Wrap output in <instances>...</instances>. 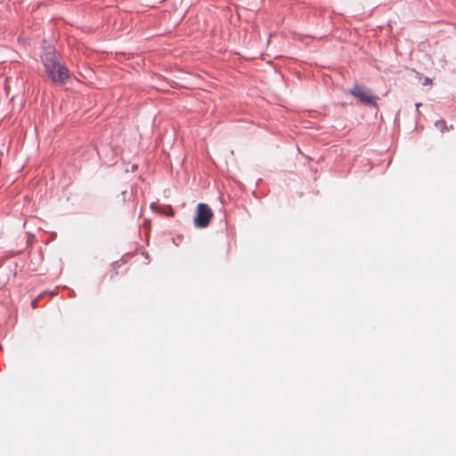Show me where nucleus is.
Returning a JSON list of instances; mask_svg holds the SVG:
<instances>
[{"mask_svg":"<svg viewBox=\"0 0 456 456\" xmlns=\"http://www.w3.org/2000/svg\"><path fill=\"white\" fill-rule=\"evenodd\" d=\"M47 76L53 82L65 84L69 77L67 67L58 61V54L54 50L47 51L42 57Z\"/></svg>","mask_w":456,"mask_h":456,"instance_id":"f257e3e1","label":"nucleus"},{"mask_svg":"<svg viewBox=\"0 0 456 456\" xmlns=\"http://www.w3.org/2000/svg\"><path fill=\"white\" fill-rule=\"evenodd\" d=\"M348 93L358 99L362 104L369 105L378 109L377 97L372 94L371 91L363 85L354 84Z\"/></svg>","mask_w":456,"mask_h":456,"instance_id":"f03ea898","label":"nucleus"},{"mask_svg":"<svg viewBox=\"0 0 456 456\" xmlns=\"http://www.w3.org/2000/svg\"><path fill=\"white\" fill-rule=\"evenodd\" d=\"M213 217V211L206 203H199L196 209V216L194 217V225L197 228H206L211 218Z\"/></svg>","mask_w":456,"mask_h":456,"instance_id":"7ed1b4c3","label":"nucleus"},{"mask_svg":"<svg viewBox=\"0 0 456 456\" xmlns=\"http://www.w3.org/2000/svg\"><path fill=\"white\" fill-rule=\"evenodd\" d=\"M435 126L440 130L441 133L448 132L453 129V126H447V123L444 119L436 120L435 123Z\"/></svg>","mask_w":456,"mask_h":456,"instance_id":"20e7f679","label":"nucleus"},{"mask_svg":"<svg viewBox=\"0 0 456 456\" xmlns=\"http://www.w3.org/2000/svg\"><path fill=\"white\" fill-rule=\"evenodd\" d=\"M415 106H416V109L418 110V109H419V106H421V103H420V102H418V103H416V104H415Z\"/></svg>","mask_w":456,"mask_h":456,"instance_id":"39448f33","label":"nucleus"}]
</instances>
